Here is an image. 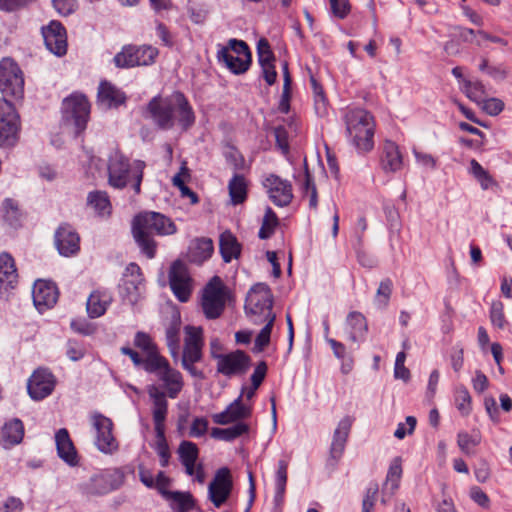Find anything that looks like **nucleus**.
I'll return each instance as SVG.
<instances>
[{
  "mask_svg": "<svg viewBox=\"0 0 512 512\" xmlns=\"http://www.w3.org/2000/svg\"><path fill=\"white\" fill-rule=\"evenodd\" d=\"M225 287L218 276H214L206 285L202 296V309L209 319L218 318L225 306Z\"/></svg>",
  "mask_w": 512,
  "mask_h": 512,
  "instance_id": "ddd939ff",
  "label": "nucleus"
},
{
  "mask_svg": "<svg viewBox=\"0 0 512 512\" xmlns=\"http://www.w3.org/2000/svg\"><path fill=\"white\" fill-rule=\"evenodd\" d=\"M217 57L235 74L244 73L251 63V53L248 45L237 39H230L227 47H221Z\"/></svg>",
  "mask_w": 512,
  "mask_h": 512,
  "instance_id": "0eeeda50",
  "label": "nucleus"
},
{
  "mask_svg": "<svg viewBox=\"0 0 512 512\" xmlns=\"http://www.w3.org/2000/svg\"><path fill=\"white\" fill-rule=\"evenodd\" d=\"M402 475L401 459L395 458L389 467L386 482L384 484V492H388L392 496L399 487V480Z\"/></svg>",
  "mask_w": 512,
  "mask_h": 512,
  "instance_id": "58836bf2",
  "label": "nucleus"
},
{
  "mask_svg": "<svg viewBox=\"0 0 512 512\" xmlns=\"http://www.w3.org/2000/svg\"><path fill=\"white\" fill-rule=\"evenodd\" d=\"M288 463L284 460L278 462V469L275 475V496L274 502L280 505L283 502L287 483Z\"/></svg>",
  "mask_w": 512,
  "mask_h": 512,
  "instance_id": "4c0bfd02",
  "label": "nucleus"
},
{
  "mask_svg": "<svg viewBox=\"0 0 512 512\" xmlns=\"http://www.w3.org/2000/svg\"><path fill=\"white\" fill-rule=\"evenodd\" d=\"M208 429V421L204 417H196L193 419L189 435L191 437H201L206 434Z\"/></svg>",
  "mask_w": 512,
  "mask_h": 512,
  "instance_id": "69168bd1",
  "label": "nucleus"
},
{
  "mask_svg": "<svg viewBox=\"0 0 512 512\" xmlns=\"http://www.w3.org/2000/svg\"><path fill=\"white\" fill-rule=\"evenodd\" d=\"M0 90L7 96L20 98L24 91V78L17 63L11 58L0 62Z\"/></svg>",
  "mask_w": 512,
  "mask_h": 512,
  "instance_id": "9b49d317",
  "label": "nucleus"
},
{
  "mask_svg": "<svg viewBox=\"0 0 512 512\" xmlns=\"http://www.w3.org/2000/svg\"><path fill=\"white\" fill-rule=\"evenodd\" d=\"M55 242L61 255L70 256L79 250V236L69 226H61L56 231Z\"/></svg>",
  "mask_w": 512,
  "mask_h": 512,
  "instance_id": "bb28decb",
  "label": "nucleus"
},
{
  "mask_svg": "<svg viewBox=\"0 0 512 512\" xmlns=\"http://www.w3.org/2000/svg\"><path fill=\"white\" fill-rule=\"evenodd\" d=\"M464 92L466 96L474 102L480 103L485 97V88L481 82L465 83Z\"/></svg>",
  "mask_w": 512,
  "mask_h": 512,
  "instance_id": "5fc2aeb1",
  "label": "nucleus"
},
{
  "mask_svg": "<svg viewBox=\"0 0 512 512\" xmlns=\"http://www.w3.org/2000/svg\"><path fill=\"white\" fill-rule=\"evenodd\" d=\"M56 385V378L45 368H39L33 372L28 380V393L34 400H42L49 396Z\"/></svg>",
  "mask_w": 512,
  "mask_h": 512,
  "instance_id": "f3484780",
  "label": "nucleus"
},
{
  "mask_svg": "<svg viewBox=\"0 0 512 512\" xmlns=\"http://www.w3.org/2000/svg\"><path fill=\"white\" fill-rule=\"evenodd\" d=\"M148 395L152 400V416L155 432L164 430V423L168 412V402L165 392L156 385H150L147 388Z\"/></svg>",
  "mask_w": 512,
  "mask_h": 512,
  "instance_id": "4be33fe9",
  "label": "nucleus"
},
{
  "mask_svg": "<svg viewBox=\"0 0 512 512\" xmlns=\"http://www.w3.org/2000/svg\"><path fill=\"white\" fill-rule=\"evenodd\" d=\"M392 293V281L384 279L380 282L376 293V303L382 307L387 306Z\"/></svg>",
  "mask_w": 512,
  "mask_h": 512,
  "instance_id": "6e6d98bb",
  "label": "nucleus"
},
{
  "mask_svg": "<svg viewBox=\"0 0 512 512\" xmlns=\"http://www.w3.org/2000/svg\"><path fill=\"white\" fill-rule=\"evenodd\" d=\"M125 277L124 285H126V289L130 290L132 288L136 293H138L139 286L143 280L140 267L135 263H130L126 268Z\"/></svg>",
  "mask_w": 512,
  "mask_h": 512,
  "instance_id": "c03bdc74",
  "label": "nucleus"
},
{
  "mask_svg": "<svg viewBox=\"0 0 512 512\" xmlns=\"http://www.w3.org/2000/svg\"><path fill=\"white\" fill-rule=\"evenodd\" d=\"M145 371L152 373L157 377V379L162 383V388L165 390V394H167L169 398H177L179 393L182 391L184 386L182 374L171 367L165 357L151 359L147 363Z\"/></svg>",
  "mask_w": 512,
  "mask_h": 512,
  "instance_id": "39448f33",
  "label": "nucleus"
},
{
  "mask_svg": "<svg viewBox=\"0 0 512 512\" xmlns=\"http://www.w3.org/2000/svg\"><path fill=\"white\" fill-rule=\"evenodd\" d=\"M124 482V474L120 469H106L93 475L80 485V491L86 496H98L118 489Z\"/></svg>",
  "mask_w": 512,
  "mask_h": 512,
  "instance_id": "1a4fd4ad",
  "label": "nucleus"
},
{
  "mask_svg": "<svg viewBox=\"0 0 512 512\" xmlns=\"http://www.w3.org/2000/svg\"><path fill=\"white\" fill-rule=\"evenodd\" d=\"M20 119L15 107L0 98V147H12L19 138Z\"/></svg>",
  "mask_w": 512,
  "mask_h": 512,
  "instance_id": "9d476101",
  "label": "nucleus"
},
{
  "mask_svg": "<svg viewBox=\"0 0 512 512\" xmlns=\"http://www.w3.org/2000/svg\"><path fill=\"white\" fill-rule=\"evenodd\" d=\"M24 436L23 423L19 419L7 422L0 432V444L8 449L19 444Z\"/></svg>",
  "mask_w": 512,
  "mask_h": 512,
  "instance_id": "7c9ffc66",
  "label": "nucleus"
},
{
  "mask_svg": "<svg viewBox=\"0 0 512 512\" xmlns=\"http://www.w3.org/2000/svg\"><path fill=\"white\" fill-rule=\"evenodd\" d=\"M58 456L67 464H77V452L65 428L59 429L55 435Z\"/></svg>",
  "mask_w": 512,
  "mask_h": 512,
  "instance_id": "c85d7f7f",
  "label": "nucleus"
},
{
  "mask_svg": "<svg viewBox=\"0 0 512 512\" xmlns=\"http://www.w3.org/2000/svg\"><path fill=\"white\" fill-rule=\"evenodd\" d=\"M233 487L230 470L226 467L216 471L208 486V495L215 507L223 505L231 494Z\"/></svg>",
  "mask_w": 512,
  "mask_h": 512,
  "instance_id": "dca6fc26",
  "label": "nucleus"
},
{
  "mask_svg": "<svg viewBox=\"0 0 512 512\" xmlns=\"http://www.w3.org/2000/svg\"><path fill=\"white\" fill-rule=\"evenodd\" d=\"M178 454L181 463H191L197 461L199 450L195 443L182 441L178 448Z\"/></svg>",
  "mask_w": 512,
  "mask_h": 512,
  "instance_id": "49530a36",
  "label": "nucleus"
},
{
  "mask_svg": "<svg viewBox=\"0 0 512 512\" xmlns=\"http://www.w3.org/2000/svg\"><path fill=\"white\" fill-rule=\"evenodd\" d=\"M112 297L107 292L95 291L91 293L87 300V312L91 318H97L102 316L109 304L111 303Z\"/></svg>",
  "mask_w": 512,
  "mask_h": 512,
  "instance_id": "2f4dec72",
  "label": "nucleus"
},
{
  "mask_svg": "<svg viewBox=\"0 0 512 512\" xmlns=\"http://www.w3.org/2000/svg\"><path fill=\"white\" fill-rule=\"evenodd\" d=\"M354 418L352 416H344L337 424L333 433V439L330 447V457L337 462L342 456L348 436L350 434Z\"/></svg>",
  "mask_w": 512,
  "mask_h": 512,
  "instance_id": "b1692460",
  "label": "nucleus"
},
{
  "mask_svg": "<svg viewBox=\"0 0 512 512\" xmlns=\"http://www.w3.org/2000/svg\"><path fill=\"white\" fill-rule=\"evenodd\" d=\"M331 11L337 18H345L351 9L348 0H329Z\"/></svg>",
  "mask_w": 512,
  "mask_h": 512,
  "instance_id": "680f3d73",
  "label": "nucleus"
},
{
  "mask_svg": "<svg viewBox=\"0 0 512 512\" xmlns=\"http://www.w3.org/2000/svg\"><path fill=\"white\" fill-rule=\"evenodd\" d=\"M133 343L135 347L140 349L145 354L144 369H146V365L151 359L163 357L159 354L152 338L144 332H137Z\"/></svg>",
  "mask_w": 512,
  "mask_h": 512,
  "instance_id": "f704fd0d",
  "label": "nucleus"
},
{
  "mask_svg": "<svg viewBox=\"0 0 512 512\" xmlns=\"http://www.w3.org/2000/svg\"><path fill=\"white\" fill-rule=\"evenodd\" d=\"M144 162L135 161L133 165L120 152L111 153L108 161V182L118 189L124 188L130 179L135 180L134 190L140 192V185L143 178Z\"/></svg>",
  "mask_w": 512,
  "mask_h": 512,
  "instance_id": "20e7f679",
  "label": "nucleus"
},
{
  "mask_svg": "<svg viewBox=\"0 0 512 512\" xmlns=\"http://www.w3.org/2000/svg\"><path fill=\"white\" fill-rule=\"evenodd\" d=\"M412 152L417 164H419L422 167L430 168L432 170L436 169L437 159L433 155L419 151L417 149H413Z\"/></svg>",
  "mask_w": 512,
  "mask_h": 512,
  "instance_id": "e2e57ef3",
  "label": "nucleus"
},
{
  "mask_svg": "<svg viewBox=\"0 0 512 512\" xmlns=\"http://www.w3.org/2000/svg\"><path fill=\"white\" fill-rule=\"evenodd\" d=\"M18 283L15 262L8 253L0 254V293L5 294L14 289Z\"/></svg>",
  "mask_w": 512,
  "mask_h": 512,
  "instance_id": "393cba45",
  "label": "nucleus"
},
{
  "mask_svg": "<svg viewBox=\"0 0 512 512\" xmlns=\"http://www.w3.org/2000/svg\"><path fill=\"white\" fill-rule=\"evenodd\" d=\"M167 346L172 357L175 359L179 353V328L171 326L166 331Z\"/></svg>",
  "mask_w": 512,
  "mask_h": 512,
  "instance_id": "13d9d810",
  "label": "nucleus"
},
{
  "mask_svg": "<svg viewBox=\"0 0 512 512\" xmlns=\"http://www.w3.org/2000/svg\"><path fill=\"white\" fill-rule=\"evenodd\" d=\"M87 205L99 215H108L111 211V204L106 192L94 191L87 196Z\"/></svg>",
  "mask_w": 512,
  "mask_h": 512,
  "instance_id": "e433bc0d",
  "label": "nucleus"
},
{
  "mask_svg": "<svg viewBox=\"0 0 512 512\" xmlns=\"http://www.w3.org/2000/svg\"><path fill=\"white\" fill-rule=\"evenodd\" d=\"M91 423L95 429V444L105 454H113L119 448L118 442L112 434L113 423L108 417L95 413L91 416Z\"/></svg>",
  "mask_w": 512,
  "mask_h": 512,
  "instance_id": "4468645a",
  "label": "nucleus"
},
{
  "mask_svg": "<svg viewBox=\"0 0 512 512\" xmlns=\"http://www.w3.org/2000/svg\"><path fill=\"white\" fill-rule=\"evenodd\" d=\"M42 35L47 49L57 56L66 54L67 36L66 30L60 22L52 21L42 28Z\"/></svg>",
  "mask_w": 512,
  "mask_h": 512,
  "instance_id": "6ab92c4d",
  "label": "nucleus"
},
{
  "mask_svg": "<svg viewBox=\"0 0 512 512\" xmlns=\"http://www.w3.org/2000/svg\"><path fill=\"white\" fill-rule=\"evenodd\" d=\"M302 190H303L304 195L309 198L310 208L316 209L317 205H318L317 190H316V186L307 170L305 171V173L303 175Z\"/></svg>",
  "mask_w": 512,
  "mask_h": 512,
  "instance_id": "3c124183",
  "label": "nucleus"
},
{
  "mask_svg": "<svg viewBox=\"0 0 512 512\" xmlns=\"http://www.w3.org/2000/svg\"><path fill=\"white\" fill-rule=\"evenodd\" d=\"M250 426L245 422H238L227 428H213L211 437L223 441H233L234 439L248 434Z\"/></svg>",
  "mask_w": 512,
  "mask_h": 512,
  "instance_id": "72a5a7b5",
  "label": "nucleus"
},
{
  "mask_svg": "<svg viewBox=\"0 0 512 512\" xmlns=\"http://www.w3.org/2000/svg\"><path fill=\"white\" fill-rule=\"evenodd\" d=\"M126 97L122 91L107 81H102L98 89V103L106 108L123 104Z\"/></svg>",
  "mask_w": 512,
  "mask_h": 512,
  "instance_id": "c756f323",
  "label": "nucleus"
},
{
  "mask_svg": "<svg viewBox=\"0 0 512 512\" xmlns=\"http://www.w3.org/2000/svg\"><path fill=\"white\" fill-rule=\"evenodd\" d=\"M344 331L353 343L358 344L364 341L368 331V324L364 315L357 311L350 312L345 320Z\"/></svg>",
  "mask_w": 512,
  "mask_h": 512,
  "instance_id": "a878e982",
  "label": "nucleus"
},
{
  "mask_svg": "<svg viewBox=\"0 0 512 512\" xmlns=\"http://www.w3.org/2000/svg\"><path fill=\"white\" fill-rule=\"evenodd\" d=\"M346 137L358 153L365 154L374 148L375 119L363 108H351L344 115Z\"/></svg>",
  "mask_w": 512,
  "mask_h": 512,
  "instance_id": "7ed1b4c3",
  "label": "nucleus"
},
{
  "mask_svg": "<svg viewBox=\"0 0 512 512\" xmlns=\"http://www.w3.org/2000/svg\"><path fill=\"white\" fill-rule=\"evenodd\" d=\"M62 112L64 121L68 125H73L78 134L86 128L90 103L84 94L73 93L63 100Z\"/></svg>",
  "mask_w": 512,
  "mask_h": 512,
  "instance_id": "6e6552de",
  "label": "nucleus"
},
{
  "mask_svg": "<svg viewBox=\"0 0 512 512\" xmlns=\"http://www.w3.org/2000/svg\"><path fill=\"white\" fill-rule=\"evenodd\" d=\"M4 219L11 227H17L20 222L21 213L18 205L11 199L3 202Z\"/></svg>",
  "mask_w": 512,
  "mask_h": 512,
  "instance_id": "a18cd8bd",
  "label": "nucleus"
},
{
  "mask_svg": "<svg viewBox=\"0 0 512 512\" xmlns=\"http://www.w3.org/2000/svg\"><path fill=\"white\" fill-rule=\"evenodd\" d=\"M220 253L223 260L228 263L232 259L239 257L241 248L237 239L231 232H224L220 235L219 239Z\"/></svg>",
  "mask_w": 512,
  "mask_h": 512,
  "instance_id": "473e14b6",
  "label": "nucleus"
},
{
  "mask_svg": "<svg viewBox=\"0 0 512 512\" xmlns=\"http://www.w3.org/2000/svg\"><path fill=\"white\" fill-rule=\"evenodd\" d=\"M167 498L171 500L172 507L177 512H187L193 506L192 497L188 493L169 492Z\"/></svg>",
  "mask_w": 512,
  "mask_h": 512,
  "instance_id": "37998d69",
  "label": "nucleus"
},
{
  "mask_svg": "<svg viewBox=\"0 0 512 512\" xmlns=\"http://www.w3.org/2000/svg\"><path fill=\"white\" fill-rule=\"evenodd\" d=\"M278 224V219L271 208L266 209L265 216L263 218L262 226L259 230V237L261 239L269 238L273 233L274 229Z\"/></svg>",
  "mask_w": 512,
  "mask_h": 512,
  "instance_id": "09e8293b",
  "label": "nucleus"
},
{
  "mask_svg": "<svg viewBox=\"0 0 512 512\" xmlns=\"http://www.w3.org/2000/svg\"><path fill=\"white\" fill-rule=\"evenodd\" d=\"M213 242L208 238L196 239L190 246V259L195 263H202L211 257Z\"/></svg>",
  "mask_w": 512,
  "mask_h": 512,
  "instance_id": "c9c22d12",
  "label": "nucleus"
},
{
  "mask_svg": "<svg viewBox=\"0 0 512 512\" xmlns=\"http://www.w3.org/2000/svg\"><path fill=\"white\" fill-rule=\"evenodd\" d=\"M490 320L493 326L504 329L508 326V321L504 314V305L500 301H493L490 309Z\"/></svg>",
  "mask_w": 512,
  "mask_h": 512,
  "instance_id": "8fccbe9b",
  "label": "nucleus"
},
{
  "mask_svg": "<svg viewBox=\"0 0 512 512\" xmlns=\"http://www.w3.org/2000/svg\"><path fill=\"white\" fill-rule=\"evenodd\" d=\"M272 294L270 288L263 283L255 284L246 297L245 309L256 324L262 323L261 319L275 316L272 312Z\"/></svg>",
  "mask_w": 512,
  "mask_h": 512,
  "instance_id": "423d86ee",
  "label": "nucleus"
},
{
  "mask_svg": "<svg viewBox=\"0 0 512 512\" xmlns=\"http://www.w3.org/2000/svg\"><path fill=\"white\" fill-rule=\"evenodd\" d=\"M261 320L262 322H265V325L255 339L254 351L256 352L263 351L264 348L269 344L272 327L275 321V316H270V318H264Z\"/></svg>",
  "mask_w": 512,
  "mask_h": 512,
  "instance_id": "79ce46f5",
  "label": "nucleus"
},
{
  "mask_svg": "<svg viewBox=\"0 0 512 512\" xmlns=\"http://www.w3.org/2000/svg\"><path fill=\"white\" fill-rule=\"evenodd\" d=\"M184 344H193L203 346V330L201 327L186 326L184 328Z\"/></svg>",
  "mask_w": 512,
  "mask_h": 512,
  "instance_id": "bf43d9fd",
  "label": "nucleus"
},
{
  "mask_svg": "<svg viewBox=\"0 0 512 512\" xmlns=\"http://www.w3.org/2000/svg\"><path fill=\"white\" fill-rule=\"evenodd\" d=\"M480 103H482L483 110L491 116L498 115L504 108V103L497 98H484Z\"/></svg>",
  "mask_w": 512,
  "mask_h": 512,
  "instance_id": "0e129e2a",
  "label": "nucleus"
},
{
  "mask_svg": "<svg viewBox=\"0 0 512 512\" xmlns=\"http://www.w3.org/2000/svg\"><path fill=\"white\" fill-rule=\"evenodd\" d=\"M378 493V486L376 484L367 489L366 495L362 502V512H372L376 496Z\"/></svg>",
  "mask_w": 512,
  "mask_h": 512,
  "instance_id": "774afa93",
  "label": "nucleus"
},
{
  "mask_svg": "<svg viewBox=\"0 0 512 512\" xmlns=\"http://www.w3.org/2000/svg\"><path fill=\"white\" fill-rule=\"evenodd\" d=\"M32 298L35 307L43 312L52 307L58 299V291L56 286L44 280H37L32 289Z\"/></svg>",
  "mask_w": 512,
  "mask_h": 512,
  "instance_id": "5701e85b",
  "label": "nucleus"
},
{
  "mask_svg": "<svg viewBox=\"0 0 512 512\" xmlns=\"http://www.w3.org/2000/svg\"><path fill=\"white\" fill-rule=\"evenodd\" d=\"M457 443L463 453L471 455L473 454V448L480 443V437L461 432L457 436Z\"/></svg>",
  "mask_w": 512,
  "mask_h": 512,
  "instance_id": "864d4df0",
  "label": "nucleus"
},
{
  "mask_svg": "<svg viewBox=\"0 0 512 512\" xmlns=\"http://www.w3.org/2000/svg\"><path fill=\"white\" fill-rule=\"evenodd\" d=\"M173 221L158 212H144L138 214L133 220L132 232L135 241L142 252L150 259L155 256L156 242L151 236L152 232L158 235H172L176 232Z\"/></svg>",
  "mask_w": 512,
  "mask_h": 512,
  "instance_id": "f03ea898",
  "label": "nucleus"
},
{
  "mask_svg": "<svg viewBox=\"0 0 512 512\" xmlns=\"http://www.w3.org/2000/svg\"><path fill=\"white\" fill-rule=\"evenodd\" d=\"M455 404L462 415H468L471 411V396L464 386L457 387L455 391Z\"/></svg>",
  "mask_w": 512,
  "mask_h": 512,
  "instance_id": "de8ad7c7",
  "label": "nucleus"
},
{
  "mask_svg": "<svg viewBox=\"0 0 512 512\" xmlns=\"http://www.w3.org/2000/svg\"><path fill=\"white\" fill-rule=\"evenodd\" d=\"M202 347L193 344H184L182 360L200 361L202 358Z\"/></svg>",
  "mask_w": 512,
  "mask_h": 512,
  "instance_id": "338daca9",
  "label": "nucleus"
},
{
  "mask_svg": "<svg viewBox=\"0 0 512 512\" xmlns=\"http://www.w3.org/2000/svg\"><path fill=\"white\" fill-rule=\"evenodd\" d=\"M169 284L175 297L180 302H186L189 300L193 289V282L189 271L183 262L177 260L171 265L169 272Z\"/></svg>",
  "mask_w": 512,
  "mask_h": 512,
  "instance_id": "2eb2a0df",
  "label": "nucleus"
},
{
  "mask_svg": "<svg viewBox=\"0 0 512 512\" xmlns=\"http://www.w3.org/2000/svg\"><path fill=\"white\" fill-rule=\"evenodd\" d=\"M231 202L234 205L242 203L246 199L247 183L243 176L234 175L228 185Z\"/></svg>",
  "mask_w": 512,
  "mask_h": 512,
  "instance_id": "ea45409f",
  "label": "nucleus"
},
{
  "mask_svg": "<svg viewBox=\"0 0 512 512\" xmlns=\"http://www.w3.org/2000/svg\"><path fill=\"white\" fill-rule=\"evenodd\" d=\"M403 166V157L396 143L385 141L381 157V167L385 172L395 173Z\"/></svg>",
  "mask_w": 512,
  "mask_h": 512,
  "instance_id": "cd10ccee",
  "label": "nucleus"
},
{
  "mask_svg": "<svg viewBox=\"0 0 512 512\" xmlns=\"http://www.w3.org/2000/svg\"><path fill=\"white\" fill-rule=\"evenodd\" d=\"M189 177L188 168L183 165L179 171L173 178L172 183L175 187H177L182 197H188L192 204H196L198 202V197L196 193H194L189 187L185 185V178Z\"/></svg>",
  "mask_w": 512,
  "mask_h": 512,
  "instance_id": "a19ab883",
  "label": "nucleus"
},
{
  "mask_svg": "<svg viewBox=\"0 0 512 512\" xmlns=\"http://www.w3.org/2000/svg\"><path fill=\"white\" fill-rule=\"evenodd\" d=\"M154 123L161 129H171L177 122L183 130L193 125L195 116L185 96L174 92L167 97H154L148 104Z\"/></svg>",
  "mask_w": 512,
  "mask_h": 512,
  "instance_id": "f257e3e1",
  "label": "nucleus"
},
{
  "mask_svg": "<svg viewBox=\"0 0 512 512\" xmlns=\"http://www.w3.org/2000/svg\"><path fill=\"white\" fill-rule=\"evenodd\" d=\"M313 94H314V101H315V109L316 112L320 115L324 114L326 111V99L323 94L322 87L318 84L316 79L314 77H311L310 79Z\"/></svg>",
  "mask_w": 512,
  "mask_h": 512,
  "instance_id": "4d7b16f0",
  "label": "nucleus"
},
{
  "mask_svg": "<svg viewBox=\"0 0 512 512\" xmlns=\"http://www.w3.org/2000/svg\"><path fill=\"white\" fill-rule=\"evenodd\" d=\"M251 414V406L244 404L242 402V395H240L224 411L212 415V420L218 425H227L234 422H244Z\"/></svg>",
  "mask_w": 512,
  "mask_h": 512,
  "instance_id": "412c9836",
  "label": "nucleus"
},
{
  "mask_svg": "<svg viewBox=\"0 0 512 512\" xmlns=\"http://www.w3.org/2000/svg\"><path fill=\"white\" fill-rule=\"evenodd\" d=\"M257 53L260 64L274 62V55L266 39L262 38L258 41Z\"/></svg>",
  "mask_w": 512,
  "mask_h": 512,
  "instance_id": "052dcab7",
  "label": "nucleus"
},
{
  "mask_svg": "<svg viewBox=\"0 0 512 512\" xmlns=\"http://www.w3.org/2000/svg\"><path fill=\"white\" fill-rule=\"evenodd\" d=\"M217 371L225 376L244 374L249 368V357L242 351L216 356Z\"/></svg>",
  "mask_w": 512,
  "mask_h": 512,
  "instance_id": "aec40b11",
  "label": "nucleus"
},
{
  "mask_svg": "<svg viewBox=\"0 0 512 512\" xmlns=\"http://www.w3.org/2000/svg\"><path fill=\"white\" fill-rule=\"evenodd\" d=\"M156 445L155 450L160 457V465L162 467H166L169 464L170 459V450L168 447V444L166 442L165 436H164V430H161V432H156Z\"/></svg>",
  "mask_w": 512,
  "mask_h": 512,
  "instance_id": "603ef678",
  "label": "nucleus"
},
{
  "mask_svg": "<svg viewBox=\"0 0 512 512\" xmlns=\"http://www.w3.org/2000/svg\"><path fill=\"white\" fill-rule=\"evenodd\" d=\"M263 185L267 190L269 198L275 205L284 207L292 201V185L289 181L270 174L263 180Z\"/></svg>",
  "mask_w": 512,
  "mask_h": 512,
  "instance_id": "a211bd4d",
  "label": "nucleus"
},
{
  "mask_svg": "<svg viewBox=\"0 0 512 512\" xmlns=\"http://www.w3.org/2000/svg\"><path fill=\"white\" fill-rule=\"evenodd\" d=\"M158 50L152 46H125L114 57L115 65L119 68L147 66L155 62Z\"/></svg>",
  "mask_w": 512,
  "mask_h": 512,
  "instance_id": "f8f14e48",
  "label": "nucleus"
}]
</instances>
